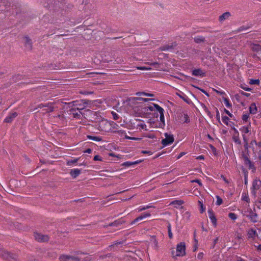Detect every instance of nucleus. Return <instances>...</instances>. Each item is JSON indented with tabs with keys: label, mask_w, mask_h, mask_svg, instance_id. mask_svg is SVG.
Returning a JSON list of instances; mask_svg holds the SVG:
<instances>
[{
	"label": "nucleus",
	"mask_w": 261,
	"mask_h": 261,
	"mask_svg": "<svg viewBox=\"0 0 261 261\" xmlns=\"http://www.w3.org/2000/svg\"><path fill=\"white\" fill-rule=\"evenodd\" d=\"M132 128L137 129H143L147 130V126L143 120L140 119H134L130 121Z\"/></svg>",
	"instance_id": "nucleus-2"
},
{
	"label": "nucleus",
	"mask_w": 261,
	"mask_h": 261,
	"mask_svg": "<svg viewBox=\"0 0 261 261\" xmlns=\"http://www.w3.org/2000/svg\"><path fill=\"white\" fill-rule=\"evenodd\" d=\"M216 117L219 122H220V114L218 110L216 111Z\"/></svg>",
	"instance_id": "nucleus-43"
},
{
	"label": "nucleus",
	"mask_w": 261,
	"mask_h": 261,
	"mask_svg": "<svg viewBox=\"0 0 261 261\" xmlns=\"http://www.w3.org/2000/svg\"><path fill=\"white\" fill-rule=\"evenodd\" d=\"M142 153H146V154H148V155H151L152 154V152L150 151H142Z\"/></svg>",
	"instance_id": "nucleus-45"
},
{
	"label": "nucleus",
	"mask_w": 261,
	"mask_h": 261,
	"mask_svg": "<svg viewBox=\"0 0 261 261\" xmlns=\"http://www.w3.org/2000/svg\"><path fill=\"white\" fill-rule=\"evenodd\" d=\"M17 115V114L16 112H13L11 113L9 116H8L5 119V121L6 122H10L13 119L15 118Z\"/></svg>",
	"instance_id": "nucleus-13"
},
{
	"label": "nucleus",
	"mask_w": 261,
	"mask_h": 261,
	"mask_svg": "<svg viewBox=\"0 0 261 261\" xmlns=\"http://www.w3.org/2000/svg\"><path fill=\"white\" fill-rule=\"evenodd\" d=\"M245 95L246 96H248V94H247V93H245Z\"/></svg>",
	"instance_id": "nucleus-63"
},
{
	"label": "nucleus",
	"mask_w": 261,
	"mask_h": 261,
	"mask_svg": "<svg viewBox=\"0 0 261 261\" xmlns=\"http://www.w3.org/2000/svg\"><path fill=\"white\" fill-rule=\"evenodd\" d=\"M78 102H79L78 101H74V105H74V106H77V103H78Z\"/></svg>",
	"instance_id": "nucleus-60"
},
{
	"label": "nucleus",
	"mask_w": 261,
	"mask_h": 261,
	"mask_svg": "<svg viewBox=\"0 0 261 261\" xmlns=\"http://www.w3.org/2000/svg\"><path fill=\"white\" fill-rule=\"evenodd\" d=\"M220 94H222V95H225L224 92L223 91H222V92H218Z\"/></svg>",
	"instance_id": "nucleus-58"
},
{
	"label": "nucleus",
	"mask_w": 261,
	"mask_h": 261,
	"mask_svg": "<svg viewBox=\"0 0 261 261\" xmlns=\"http://www.w3.org/2000/svg\"><path fill=\"white\" fill-rule=\"evenodd\" d=\"M23 42L26 45H28L29 47H30L31 45V40L28 37H25L23 38Z\"/></svg>",
	"instance_id": "nucleus-26"
},
{
	"label": "nucleus",
	"mask_w": 261,
	"mask_h": 261,
	"mask_svg": "<svg viewBox=\"0 0 261 261\" xmlns=\"http://www.w3.org/2000/svg\"><path fill=\"white\" fill-rule=\"evenodd\" d=\"M112 114L113 116V118L115 120H117L118 119L119 116L116 113L113 112Z\"/></svg>",
	"instance_id": "nucleus-42"
},
{
	"label": "nucleus",
	"mask_w": 261,
	"mask_h": 261,
	"mask_svg": "<svg viewBox=\"0 0 261 261\" xmlns=\"http://www.w3.org/2000/svg\"><path fill=\"white\" fill-rule=\"evenodd\" d=\"M145 207H147V209H148V208L151 207L152 206L150 205H146Z\"/></svg>",
	"instance_id": "nucleus-59"
},
{
	"label": "nucleus",
	"mask_w": 261,
	"mask_h": 261,
	"mask_svg": "<svg viewBox=\"0 0 261 261\" xmlns=\"http://www.w3.org/2000/svg\"><path fill=\"white\" fill-rule=\"evenodd\" d=\"M249 84L251 85H259V80H254V79H251L249 81Z\"/></svg>",
	"instance_id": "nucleus-28"
},
{
	"label": "nucleus",
	"mask_w": 261,
	"mask_h": 261,
	"mask_svg": "<svg viewBox=\"0 0 261 261\" xmlns=\"http://www.w3.org/2000/svg\"><path fill=\"white\" fill-rule=\"evenodd\" d=\"M195 244L194 245V251H195L198 248V241L196 239H194Z\"/></svg>",
	"instance_id": "nucleus-38"
},
{
	"label": "nucleus",
	"mask_w": 261,
	"mask_h": 261,
	"mask_svg": "<svg viewBox=\"0 0 261 261\" xmlns=\"http://www.w3.org/2000/svg\"><path fill=\"white\" fill-rule=\"evenodd\" d=\"M138 96H152L153 95L151 94H147L144 92L137 93L136 94Z\"/></svg>",
	"instance_id": "nucleus-32"
},
{
	"label": "nucleus",
	"mask_w": 261,
	"mask_h": 261,
	"mask_svg": "<svg viewBox=\"0 0 261 261\" xmlns=\"http://www.w3.org/2000/svg\"><path fill=\"white\" fill-rule=\"evenodd\" d=\"M228 217L229 218L233 220H236L237 219V216L236 214L233 213H230L228 214Z\"/></svg>",
	"instance_id": "nucleus-29"
},
{
	"label": "nucleus",
	"mask_w": 261,
	"mask_h": 261,
	"mask_svg": "<svg viewBox=\"0 0 261 261\" xmlns=\"http://www.w3.org/2000/svg\"><path fill=\"white\" fill-rule=\"evenodd\" d=\"M223 100L224 101V103L226 107H227V108H229L231 106L230 102H229V100L227 98L223 96Z\"/></svg>",
	"instance_id": "nucleus-21"
},
{
	"label": "nucleus",
	"mask_w": 261,
	"mask_h": 261,
	"mask_svg": "<svg viewBox=\"0 0 261 261\" xmlns=\"http://www.w3.org/2000/svg\"><path fill=\"white\" fill-rule=\"evenodd\" d=\"M61 261H79L81 259H84L83 258L73 257L67 255H62L60 257Z\"/></svg>",
	"instance_id": "nucleus-6"
},
{
	"label": "nucleus",
	"mask_w": 261,
	"mask_h": 261,
	"mask_svg": "<svg viewBox=\"0 0 261 261\" xmlns=\"http://www.w3.org/2000/svg\"><path fill=\"white\" fill-rule=\"evenodd\" d=\"M257 249L258 250H260L261 251V244L260 245H259L258 246H257Z\"/></svg>",
	"instance_id": "nucleus-54"
},
{
	"label": "nucleus",
	"mask_w": 261,
	"mask_h": 261,
	"mask_svg": "<svg viewBox=\"0 0 261 261\" xmlns=\"http://www.w3.org/2000/svg\"><path fill=\"white\" fill-rule=\"evenodd\" d=\"M81 173V170L79 169H73L70 171L71 175L73 177H76Z\"/></svg>",
	"instance_id": "nucleus-16"
},
{
	"label": "nucleus",
	"mask_w": 261,
	"mask_h": 261,
	"mask_svg": "<svg viewBox=\"0 0 261 261\" xmlns=\"http://www.w3.org/2000/svg\"><path fill=\"white\" fill-rule=\"evenodd\" d=\"M216 198H217L216 204L218 205H221L223 202L222 199L218 196H217L216 197Z\"/></svg>",
	"instance_id": "nucleus-30"
},
{
	"label": "nucleus",
	"mask_w": 261,
	"mask_h": 261,
	"mask_svg": "<svg viewBox=\"0 0 261 261\" xmlns=\"http://www.w3.org/2000/svg\"><path fill=\"white\" fill-rule=\"evenodd\" d=\"M165 138L162 140V143L164 146H168L174 141V138L172 135L165 134Z\"/></svg>",
	"instance_id": "nucleus-5"
},
{
	"label": "nucleus",
	"mask_w": 261,
	"mask_h": 261,
	"mask_svg": "<svg viewBox=\"0 0 261 261\" xmlns=\"http://www.w3.org/2000/svg\"><path fill=\"white\" fill-rule=\"evenodd\" d=\"M192 182H196L197 184H198L200 186L201 185V183L200 181L199 180H197H197H194L192 181Z\"/></svg>",
	"instance_id": "nucleus-50"
},
{
	"label": "nucleus",
	"mask_w": 261,
	"mask_h": 261,
	"mask_svg": "<svg viewBox=\"0 0 261 261\" xmlns=\"http://www.w3.org/2000/svg\"><path fill=\"white\" fill-rule=\"evenodd\" d=\"M230 16V13L228 12H226L220 16L219 20L221 22L224 21L225 20L228 19Z\"/></svg>",
	"instance_id": "nucleus-15"
},
{
	"label": "nucleus",
	"mask_w": 261,
	"mask_h": 261,
	"mask_svg": "<svg viewBox=\"0 0 261 261\" xmlns=\"http://www.w3.org/2000/svg\"><path fill=\"white\" fill-rule=\"evenodd\" d=\"M88 138L90 140H93V141H96V142H99V141H101L102 140V139L100 137H99V136H87Z\"/></svg>",
	"instance_id": "nucleus-19"
},
{
	"label": "nucleus",
	"mask_w": 261,
	"mask_h": 261,
	"mask_svg": "<svg viewBox=\"0 0 261 261\" xmlns=\"http://www.w3.org/2000/svg\"><path fill=\"white\" fill-rule=\"evenodd\" d=\"M240 130L244 134H247L249 132V129L248 127V126H244L242 127L241 128V129H240Z\"/></svg>",
	"instance_id": "nucleus-23"
},
{
	"label": "nucleus",
	"mask_w": 261,
	"mask_h": 261,
	"mask_svg": "<svg viewBox=\"0 0 261 261\" xmlns=\"http://www.w3.org/2000/svg\"><path fill=\"white\" fill-rule=\"evenodd\" d=\"M147 123L149 124L150 127H156V125L154 124V121L153 120H152L151 119L149 120Z\"/></svg>",
	"instance_id": "nucleus-31"
},
{
	"label": "nucleus",
	"mask_w": 261,
	"mask_h": 261,
	"mask_svg": "<svg viewBox=\"0 0 261 261\" xmlns=\"http://www.w3.org/2000/svg\"><path fill=\"white\" fill-rule=\"evenodd\" d=\"M194 39L196 42H200L203 41V38L201 37H196Z\"/></svg>",
	"instance_id": "nucleus-36"
},
{
	"label": "nucleus",
	"mask_w": 261,
	"mask_h": 261,
	"mask_svg": "<svg viewBox=\"0 0 261 261\" xmlns=\"http://www.w3.org/2000/svg\"><path fill=\"white\" fill-rule=\"evenodd\" d=\"M184 218L187 219H189L190 217V213L189 212H186L184 214Z\"/></svg>",
	"instance_id": "nucleus-37"
},
{
	"label": "nucleus",
	"mask_w": 261,
	"mask_h": 261,
	"mask_svg": "<svg viewBox=\"0 0 261 261\" xmlns=\"http://www.w3.org/2000/svg\"><path fill=\"white\" fill-rule=\"evenodd\" d=\"M137 69H139V70H150L151 68L149 67L140 66V67H137Z\"/></svg>",
	"instance_id": "nucleus-33"
},
{
	"label": "nucleus",
	"mask_w": 261,
	"mask_h": 261,
	"mask_svg": "<svg viewBox=\"0 0 261 261\" xmlns=\"http://www.w3.org/2000/svg\"><path fill=\"white\" fill-rule=\"evenodd\" d=\"M140 162V161H135V162H124L123 165H124V166H130L131 165H135V164H138Z\"/></svg>",
	"instance_id": "nucleus-20"
},
{
	"label": "nucleus",
	"mask_w": 261,
	"mask_h": 261,
	"mask_svg": "<svg viewBox=\"0 0 261 261\" xmlns=\"http://www.w3.org/2000/svg\"><path fill=\"white\" fill-rule=\"evenodd\" d=\"M168 231H171V226L170 224H169L168 225Z\"/></svg>",
	"instance_id": "nucleus-52"
},
{
	"label": "nucleus",
	"mask_w": 261,
	"mask_h": 261,
	"mask_svg": "<svg viewBox=\"0 0 261 261\" xmlns=\"http://www.w3.org/2000/svg\"><path fill=\"white\" fill-rule=\"evenodd\" d=\"M233 130L234 131V134L233 135V140L237 143H240L239 138V132L238 130L234 127L232 128Z\"/></svg>",
	"instance_id": "nucleus-14"
},
{
	"label": "nucleus",
	"mask_w": 261,
	"mask_h": 261,
	"mask_svg": "<svg viewBox=\"0 0 261 261\" xmlns=\"http://www.w3.org/2000/svg\"><path fill=\"white\" fill-rule=\"evenodd\" d=\"M197 159L203 160L204 159V157L203 155H199L197 158Z\"/></svg>",
	"instance_id": "nucleus-51"
},
{
	"label": "nucleus",
	"mask_w": 261,
	"mask_h": 261,
	"mask_svg": "<svg viewBox=\"0 0 261 261\" xmlns=\"http://www.w3.org/2000/svg\"><path fill=\"white\" fill-rule=\"evenodd\" d=\"M222 178H223V180L226 182H228V181L227 180V179H226V178L223 176H222Z\"/></svg>",
	"instance_id": "nucleus-56"
},
{
	"label": "nucleus",
	"mask_w": 261,
	"mask_h": 261,
	"mask_svg": "<svg viewBox=\"0 0 261 261\" xmlns=\"http://www.w3.org/2000/svg\"><path fill=\"white\" fill-rule=\"evenodd\" d=\"M186 249L185 244L184 242H181L177 245L176 250V256H182L185 255Z\"/></svg>",
	"instance_id": "nucleus-4"
},
{
	"label": "nucleus",
	"mask_w": 261,
	"mask_h": 261,
	"mask_svg": "<svg viewBox=\"0 0 261 261\" xmlns=\"http://www.w3.org/2000/svg\"><path fill=\"white\" fill-rule=\"evenodd\" d=\"M83 108H81V107H77V109H82Z\"/></svg>",
	"instance_id": "nucleus-62"
},
{
	"label": "nucleus",
	"mask_w": 261,
	"mask_h": 261,
	"mask_svg": "<svg viewBox=\"0 0 261 261\" xmlns=\"http://www.w3.org/2000/svg\"><path fill=\"white\" fill-rule=\"evenodd\" d=\"M193 74L196 76L201 75L203 74L202 71L200 69H195L193 71Z\"/></svg>",
	"instance_id": "nucleus-22"
},
{
	"label": "nucleus",
	"mask_w": 261,
	"mask_h": 261,
	"mask_svg": "<svg viewBox=\"0 0 261 261\" xmlns=\"http://www.w3.org/2000/svg\"><path fill=\"white\" fill-rule=\"evenodd\" d=\"M146 137L149 138H153L154 136L153 135H149L146 136Z\"/></svg>",
	"instance_id": "nucleus-53"
},
{
	"label": "nucleus",
	"mask_w": 261,
	"mask_h": 261,
	"mask_svg": "<svg viewBox=\"0 0 261 261\" xmlns=\"http://www.w3.org/2000/svg\"><path fill=\"white\" fill-rule=\"evenodd\" d=\"M247 236L249 238L254 239L257 236V233L256 229L254 228H250L247 232Z\"/></svg>",
	"instance_id": "nucleus-11"
},
{
	"label": "nucleus",
	"mask_w": 261,
	"mask_h": 261,
	"mask_svg": "<svg viewBox=\"0 0 261 261\" xmlns=\"http://www.w3.org/2000/svg\"><path fill=\"white\" fill-rule=\"evenodd\" d=\"M150 216L149 213L145 212L143 214H142L140 216L137 217L136 219L134 220L133 223H135L136 222H138L139 221L142 220L147 217H149Z\"/></svg>",
	"instance_id": "nucleus-12"
},
{
	"label": "nucleus",
	"mask_w": 261,
	"mask_h": 261,
	"mask_svg": "<svg viewBox=\"0 0 261 261\" xmlns=\"http://www.w3.org/2000/svg\"><path fill=\"white\" fill-rule=\"evenodd\" d=\"M91 152H92V150L90 148H88L85 151V152L87 153H91Z\"/></svg>",
	"instance_id": "nucleus-48"
},
{
	"label": "nucleus",
	"mask_w": 261,
	"mask_h": 261,
	"mask_svg": "<svg viewBox=\"0 0 261 261\" xmlns=\"http://www.w3.org/2000/svg\"><path fill=\"white\" fill-rule=\"evenodd\" d=\"M117 133L118 134V135L121 137H124L125 138L132 140H140V138H135V137H128L126 135V132L123 130H118L117 131Z\"/></svg>",
	"instance_id": "nucleus-10"
},
{
	"label": "nucleus",
	"mask_w": 261,
	"mask_h": 261,
	"mask_svg": "<svg viewBox=\"0 0 261 261\" xmlns=\"http://www.w3.org/2000/svg\"><path fill=\"white\" fill-rule=\"evenodd\" d=\"M77 160H78L77 159H74V160H71L70 161H68L67 162V164L68 165L71 166L72 164H74V163H76Z\"/></svg>",
	"instance_id": "nucleus-34"
},
{
	"label": "nucleus",
	"mask_w": 261,
	"mask_h": 261,
	"mask_svg": "<svg viewBox=\"0 0 261 261\" xmlns=\"http://www.w3.org/2000/svg\"><path fill=\"white\" fill-rule=\"evenodd\" d=\"M34 237L36 240L38 242H45L48 239L47 236L43 235L39 233H35Z\"/></svg>",
	"instance_id": "nucleus-7"
},
{
	"label": "nucleus",
	"mask_w": 261,
	"mask_h": 261,
	"mask_svg": "<svg viewBox=\"0 0 261 261\" xmlns=\"http://www.w3.org/2000/svg\"><path fill=\"white\" fill-rule=\"evenodd\" d=\"M224 111H225V113H226V114H227L229 116H230V117H231L232 116V114L231 113H230L229 112V111H228L227 110L225 109V110H224Z\"/></svg>",
	"instance_id": "nucleus-46"
},
{
	"label": "nucleus",
	"mask_w": 261,
	"mask_h": 261,
	"mask_svg": "<svg viewBox=\"0 0 261 261\" xmlns=\"http://www.w3.org/2000/svg\"><path fill=\"white\" fill-rule=\"evenodd\" d=\"M204 256V254L203 252H199L197 256V259L199 260H201L203 258Z\"/></svg>",
	"instance_id": "nucleus-35"
},
{
	"label": "nucleus",
	"mask_w": 261,
	"mask_h": 261,
	"mask_svg": "<svg viewBox=\"0 0 261 261\" xmlns=\"http://www.w3.org/2000/svg\"><path fill=\"white\" fill-rule=\"evenodd\" d=\"M217 241H218V238H217L215 240V241H214L215 243H216Z\"/></svg>",
	"instance_id": "nucleus-61"
},
{
	"label": "nucleus",
	"mask_w": 261,
	"mask_h": 261,
	"mask_svg": "<svg viewBox=\"0 0 261 261\" xmlns=\"http://www.w3.org/2000/svg\"><path fill=\"white\" fill-rule=\"evenodd\" d=\"M249 112L250 114H255L257 112V107L256 105L253 103H252L249 107Z\"/></svg>",
	"instance_id": "nucleus-17"
},
{
	"label": "nucleus",
	"mask_w": 261,
	"mask_h": 261,
	"mask_svg": "<svg viewBox=\"0 0 261 261\" xmlns=\"http://www.w3.org/2000/svg\"><path fill=\"white\" fill-rule=\"evenodd\" d=\"M241 88L246 91H250L251 90V88L247 87H242Z\"/></svg>",
	"instance_id": "nucleus-44"
},
{
	"label": "nucleus",
	"mask_w": 261,
	"mask_h": 261,
	"mask_svg": "<svg viewBox=\"0 0 261 261\" xmlns=\"http://www.w3.org/2000/svg\"><path fill=\"white\" fill-rule=\"evenodd\" d=\"M151 100L152 99L142 97H133L129 98L128 101L126 102V105L128 106L127 110L130 114L136 116H142L144 115V110H146L158 112L160 116V120L162 123L161 125H165L164 110L162 108L154 103L145 107L143 108H140L139 104Z\"/></svg>",
	"instance_id": "nucleus-1"
},
{
	"label": "nucleus",
	"mask_w": 261,
	"mask_h": 261,
	"mask_svg": "<svg viewBox=\"0 0 261 261\" xmlns=\"http://www.w3.org/2000/svg\"><path fill=\"white\" fill-rule=\"evenodd\" d=\"M243 199L244 200H245V201H248V197H243Z\"/></svg>",
	"instance_id": "nucleus-55"
},
{
	"label": "nucleus",
	"mask_w": 261,
	"mask_h": 261,
	"mask_svg": "<svg viewBox=\"0 0 261 261\" xmlns=\"http://www.w3.org/2000/svg\"><path fill=\"white\" fill-rule=\"evenodd\" d=\"M198 204L200 206V212L201 213H203L205 211V208L203 205L202 202L200 200L198 201Z\"/></svg>",
	"instance_id": "nucleus-27"
},
{
	"label": "nucleus",
	"mask_w": 261,
	"mask_h": 261,
	"mask_svg": "<svg viewBox=\"0 0 261 261\" xmlns=\"http://www.w3.org/2000/svg\"><path fill=\"white\" fill-rule=\"evenodd\" d=\"M181 200H175L171 202V204L173 205L175 207L178 208L183 204Z\"/></svg>",
	"instance_id": "nucleus-18"
},
{
	"label": "nucleus",
	"mask_w": 261,
	"mask_h": 261,
	"mask_svg": "<svg viewBox=\"0 0 261 261\" xmlns=\"http://www.w3.org/2000/svg\"><path fill=\"white\" fill-rule=\"evenodd\" d=\"M168 235L170 239L172 238L173 237V234L172 233L171 231H168Z\"/></svg>",
	"instance_id": "nucleus-49"
},
{
	"label": "nucleus",
	"mask_w": 261,
	"mask_h": 261,
	"mask_svg": "<svg viewBox=\"0 0 261 261\" xmlns=\"http://www.w3.org/2000/svg\"><path fill=\"white\" fill-rule=\"evenodd\" d=\"M186 154L185 152H182L181 153H180V154L178 155L177 159H180L181 157H182L183 155H184L185 154Z\"/></svg>",
	"instance_id": "nucleus-47"
},
{
	"label": "nucleus",
	"mask_w": 261,
	"mask_h": 261,
	"mask_svg": "<svg viewBox=\"0 0 261 261\" xmlns=\"http://www.w3.org/2000/svg\"><path fill=\"white\" fill-rule=\"evenodd\" d=\"M261 186V181L259 180H255L252 184V193L253 195L256 193V191Z\"/></svg>",
	"instance_id": "nucleus-9"
},
{
	"label": "nucleus",
	"mask_w": 261,
	"mask_h": 261,
	"mask_svg": "<svg viewBox=\"0 0 261 261\" xmlns=\"http://www.w3.org/2000/svg\"><path fill=\"white\" fill-rule=\"evenodd\" d=\"M247 163H248V164H249V167H251V164L250 161H249V160H247Z\"/></svg>",
	"instance_id": "nucleus-57"
},
{
	"label": "nucleus",
	"mask_w": 261,
	"mask_h": 261,
	"mask_svg": "<svg viewBox=\"0 0 261 261\" xmlns=\"http://www.w3.org/2000/svg\"><path fill=\"white\" fill-rule=\"evenodd\" d=\"M242 214L248 217L252 222H257V215L250 208H247L242 212Z\"/></svg>",
	"instance_id": "nucleus-3"
},
{
	"label": "nucleus",
	"mask_w": 261,
	"mask_h": 261,
	"mask_svg": "<svg viewBox=\"0 0 261 261\" xmlns=\"http://www.w3.org/2000/svg\"><path fill=\"white\" fill-rule=\"evenodd\" d=\"M101 158L98 155H96L95 156H94V161H101Z\"/></svg>",
	"instance_id": "nucleus-40"
},
{
	"label": "nucleus",
	"mask_w": 261,
	"mask_h": 261,
	"mask_svg": "<svg viewBox=\"0 0 261 261\" xmlns=\"http://www.w3.org/2000/svg\"><path fill=\"white\" fill-rule=\"evenodd\" d=\"M249 117V116L247 114L243 115L242 116V119L244 121H247L248 118Z\"/></svg>",
	"instance_id": "nucleus-41"
},
{
	"label": "nucleus",
	"mask_w": 261,
	"mask_h": 261,
	"mask_svg": "<svg viewBox=\"0 0 261 261\" xmlns=\"http://www.w3.org/2000/svg\"><path fill=\"white\" fill-rule=\"evenodd\" d=\"M181 121L184 123H188L190 121L189 116L187 114H184Z\"/></svg>",
	"instance_id": "nucleus-24"
},
{
	"label": "nucleus",
	"mask_w": 261,
	"mask_h": 261,
	"mask_svg": "<svg viewBox=\"0 0 261 261\" xmlns=\"http://www.w3.org/2000/svg\"><path fill=\"white\" fill-rule=\"evenodd\" d=\"M222 122L226 125H228L229 124V119L228 117L225 116H222Z\"/></svg>",
	"instance_id": "nucleus-25"
},
{
	"label": "nucleus",
	"mask_w": 261,
	"mask_h": 261,
	"mask_svg": "<svg viewBox=\"0 0 261 261\" xmlns=\"http://www.w3.org/2000/svg\"><path fill=\"white\" fill-rule=\"evenodd\" d=\"M207 213L211 222L215 226H216L217 225V219L213 210L212 209H209Z\"/></svg>",
	"instance_id": "nucleus-8"
},
{
	"label": "nucleus",
	"mask_w": 261,
	"mask_h": 261,
	"mask_svg": "<svg viewBox=\"0 0 261 261\" xmlns=\"http://www.w3.org/2000/svg\"><path fill=\"white\" fill-rule=\"evenodd\" d=\"M146 209H147V207H145V206H142L138 207L137 209V210L138 212H141L142 211L145 210Z\"/></svg>",
	"instance_id": "nucleus-39"
}]
</instances>
